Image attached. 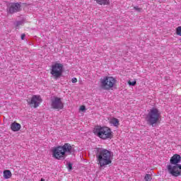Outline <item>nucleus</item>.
<instances>
[{"instance_id": "17", "label": "nucleus", "mask_w": 181, "mask_h": 181, "mask_svg": "<svg viewBox=\"0 0 181 181\" xmlns=\"http://www.w3.org/2000/svg\"><path fill=\"white\" fill-rule=\"evenodd\" d=\"M67 169L69 170V171L70 172L71 170H73V163H67Z\"/></svg>"}, {"instance_id": "8", "label": "nucleus", "mask_w": 181, "mask_h": 181, "mask_svg": "<svg viewBox=\"0 0 181 181\" xmlns=\"http://www.w3.org/2000/svg\"><path fill=\"white\" fill-rule=\"evenodd\" d=\"M21 3H11L8 5L7 12L8 13H15L16 12H21L22 11Z\"/></svg>"}, {"instance_id": "3", "label": "nucleus", "mask_w": 181, "mask_h": 181, "mask_svg": "<svg viewBox=\"0 0 181 181\" xmlns=\"http://www.w3.org/2000/svg\"><path fill=\"white\" fill-rule=\"evenodd\" d=\"M96 158L98 159V165L101 168L103 166H107L111 163V151L105 148H98L96 153Z\"/></svg>"}, {"instance_id": "13", "label": "nucleus", "mask_w": 181, "mask_h": 181, "mask_svg": "<svg viewBox=\"0 0 181 181\" xmlns=\"http://www.w3.org/2000/svg\"><path fill=\"white\" fill-rule=\"evenodd\" d=\"M110 124H112L114 127H118V125H119V120H118L117 118H112L110 120Z\"/></svg>"}, {"instance_id": "22", "label": "nucleus", "mask_w": 181, "mask_h": 181, "mask_svg": "<svg viewBox=\"0 0 181 181\" xmlns=\"http://www.w3.org/2000/svg\"><path fill=\"white\" fill-rule=\"evenodd\" d=\"M71 81H72V83H77V78H73Z\"/></svg>"}, {"instance_id": "20", "label": "nucleus", "mask_w": 181, "mask_h": 181, "mask_svg": "<svg viewBox=\"0 0 181 181\" xmlns=\"http://www.w3.org/2000/svg\"><path fill=\"white\" fill-rule=\"evenodd\" d=\"M134 8L135 9V11H137V12H141V11H142V8L138 6H134Z\"/></svg>"}, {"instance_id": "15", "label": "nucleus", "mask_w": 181, "mask_h": 181, "mask_svg": "<svg viewBox=\"0 0 181 181\" xmlns=\"http://www.w3.org/2000/svg\"><path fill=\"white\" fill-rule=\"evenodd\" d=\"M22 25H23V21H17L15 23V26H16V29H18V28H19V26H22Z\"/></svg>"}, {"instance_id": "6", "label": "nucleus", "mask_w": 181, "mask_h": 181, "mask_svg": "<svg viewBox=\"0 0 181 181\" xmlns=\"http://www.w3.org/2000/svg\"><path fill=\"white\" fill-rule=\"evenodd\" d=\"M63 67L64 65L60 63H55L52 65L50 74L53 76L54 80H57L62 77V75L63 74Z\"/></svg>"}, {"instance_id": "12", "label": "nucleus", "mask_w": 181, "mask_h": 181, "mask_svg": "<svg viewBox=\"0 0 181 181\" xmlns=\"http://www.w3.org/2000/svg\"><path fill=\"white\" fill-rule=\"evenodd\" d=\"M4 179H11L12 177V173L9 170H5L4 171Z\"/></svg>"}, {"instance_id": "16", "label": "nucleus", "mask_w": 181, "mask_h": 181, "mask_svg": "<svg viewBox=\"0 0 181 181\" xmlns=\"http://www.w3.org/2000/svg\"><path fill=\"white\" fill-rule=\"evenodd\" d=\"M144 179L146 181H151L152 180V176L150 174H146Z\"/></svg>"}, {"instance_id": "7", "label": "nucleus", "mask_w": 181, "mask_h": 181, "mask_svg": "<svg viewBox=\"0 0 181 181\" xmlns=\"http://www.w3.org/2000/svg\"><path fill=\"white\" fill-rule=\"evenodd\" d=\"M115 78L111 76H105L103 79L100 81V86L103 90H110L114 87L115 84Z\"/></svg>"}, {"instance_id": "1", "label": "nucleus", "mask_w": 181, "mask_h": 181, "mask_svg": "<svg viewBox=\"0 0 181 181\" xmlns=\"http://www.w3.org/2000/svg\"><path fill=\"white\" fill-rule=\"evenodd\" d=\"M74 152V148L71 146V144L66 143L64 146H59L54 148L52 150V156L55 159H58V160H64L66 156H67V153L71 155Z\"/></svg>"}, {"instance_id": "21", "label": "nucleus", "mask_w": 181, "mask_h": 181, "mask_svg": "<svg viewBox=\"0 0 181 181\" xmlns=\"http://www.w3.org/2000/svg\"><path fill=\"white\" fill-rule=\"evenodd\" d=\"M80 111H86V106L84 105L81 106Z\"/></svg>"}, {"instance_id": "23", "label": "nucleus", "mask_w": 181, "mask_h": 181, "mask_svg": "<svg viewBox=\"0 0 181 181\" xmlns=\"http://www.w3.org/2000/svg\"><path fill=\"white\" fill-rule=\"evenodd\" d=\"M25 36H26V35L22 34L21 35V40H23L25 39Z\"/></svg>"}, {"instance_id": "19", "label": "nucleus", "mask_w": 181, "mask_h": 181, "mask_svg": "<svg viewBox=\"0 0 181 181\" xmlns=\"http://www.w3.org/2000/svg\"><path fill=\"white\" fill-rule=\"evenodd\" d=\"M128 84L129 86H136V81H132V82L131 81H129Z\"/></svg>"}, {"instance_id": "5", "label": "nucleus", "mask_w": 181, "mask_h": 181, "mask_svg": "<svg viewBox=\"0 0 181 181\" xmlns=\"http://www.w3.org/2000/svg\"><path fill=\"white\" fill-rule=\"evenodd\" d=\"M160 118V112L157 108L153 107L147 115V122L148 125L155 127V124L159 121Z\"/></svg>"}, {"instance_id": "2", "label": "nucleus", "mask_w": 181, "mask_h": 181, "mask_svg": "<svg viewBox=\"0 0 181 181\" xmlns=\"http://www.w3.org/2000/svg\"><path fill=\"white\" fill-rule=\"evenodd\" d=\"M181 162V156L179 154H175L171 157L170 163L171 165H167L168 172L171 176L177 177L181 176V165L179 164Z\"/></svg>"}, {"instance_id": "4", "label": "nucleus", "mask_w": 181, "mask_h": 181, "mask_svg": "<svg viewBox=\"0 0 181 181\" xmlns=\"http://www.w3.org/2000/svg\"><path fill=\"white\" fill-rule=\"evenodd\" d=\"M93 132L101 139H111L112 138V132L110 127L98 126L94 129Z\"/></svg>"}, {"instance_id": "18", "label": "nucleus", "mask_w": 181, "mask_h": 181, "mask_svg": "<svg viewBox=\"0 0 181 181\" xmlns=\"http://www.w3.org/2000/svg\"><path fill=\"white\" fill-rule=\"evenodd\" d=\"M176 33L178 36H181V26L176 28Z\"/></svg>"}, {"instance_id": "11", "label": "nucleus", "mask_w": 181, "mask_h": 181, "mask_svg": "<svg viewBox=\"0 0 181 181\" xmlns=\"http://www.w3.org/2000/svg\"><path fill=\"white\" fill-rule=\"evenodd\" d=\"M21 124L16 123V122H14L11 124V129L14 132H18L21 129Z\"/></svg>"}, {"instance_id": "24", "label": "nucleus", "mask_w": 181, "mask_h": 181, "mask_svg": "<svg viewBox=\"0 0 181 181\" xmlns=\"http://www.w3.org/2000/svg\"><path fill=\"white\" fill-rule=\"evenodd\" d=\"M40 181H45V179L42 178Z\"/></svg>"}, {"instance_id": "9", "label": "nucleus", "mask_w": 181, "mask_h": 181, "mask_svg": "<svg viewBox=\"0 0 181 181\" xmlns=\"http://www.w3.org/2000/svg\"><path fill=\"white\" fill-rule=\"evenodd\" d=\"M51 107L53 110H63L64 105L62 102V98L55 97L51 100Z\"/></svg>"}, {"instance_id": "25", "label": "nucleus", "mask_w": 181, "mask_h": 181, "mask_svg": "<svg viewBox=\"0 0 181 181\" xmlns=\"http://www.w3.org/2000/svg\"><path fill=\"white\" fill-rule=\"evenodd\" d=\"M165 79L168 80V77H166Z\"/></svg>"}, {"instance_id": "14", "label": "nucleus", "mask_w": 181, "mask_h": 181, "mask_svg": "<svg viewBox=\"0 0 181 181\" xmlns=\"http://www.w3.org/2000/svg\"><path fill=\"white\" fill-rule=\"evenodd\" d=\"M97 4L99 5H108L109 1L108 0H95Z\"/></svg>"}, {"instance_id": "10", "label": "nucleus", "mask_w": 181, "mask_h": 181, "mask_svg": "<svg viewBox=\"0 0 181 181\" xmlns=\"http://www.w3.org/2000/svg\"><path fill=\"white\" fill-rule=\"evenodd\" d=\"M30 105H34V108H37L40 103H42V98L40 96L33 95L31 98V100H27Z\"/></svg>"}]
</instances>
